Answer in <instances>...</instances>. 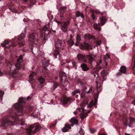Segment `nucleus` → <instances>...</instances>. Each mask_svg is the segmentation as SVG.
<instances>
[{"instance_id": "obj_41", "label": "nucleus", "mask_w": 135, "mask_h": 135, "mask_svg": "<svg viewBox=\"0 0 135 135\" xmlns=\"http://www.w3.org/2000/svg\"><path fill=\"white\" fill-rule=\"evenodd\" d=\"M58 86V84H57V83H54V87L55 88L54 89V90H55V88H56Z\"/></svg>"}, {"instance_id": "obj_60", "label": "nucleus", "mask_w": 135, "mask_h": 135, "mask_svg": "<svg viewBox=\"0 0 135 135\" xmlns=\"http://www.w3.org/2000/svg\"><path fill=\"white\" fill-rule=\"evenodd\" d=\"M23 124H24L23 123H21V125H23Z\"/></svg>"}, {"instance_id": "obj_51", "label": "nucleus", "mask_w": 135, "mask_h": 135, "mask_svg": "<svg viewBox=\"0 0 135 135\" xmlns=\"http://www.w3.org/2000/svg\"><path fill=\"white\" fill-rule=\"evenodd\" d=\"M121 74L120 73H117V76H119L121 75Z\"/></svg>"}, {"instance_id": "obj_56", "label": "nucleus", "mask_w": 135, "mask_h": 135, "mask_svg": "<svg viewBox=\"0 0 135 135\" xmlns=\"http://www.w3.org/2000/svg\"><path fill=\"white\" fill-rule=\"evenodd\" d=\"M72 37V36L71 35H70V39H71V38Z\"/></svg>"}, {"instance_id": "obj_29", "label": "nucleus", "mask_w": 135, "mask_h": 135, "mask_svg": "<svg viewBox=\"0 0 135 135\" xmlns=\"http://www.w3.org/2000/svg\"><path fill=\"white\" fill-rule=\"evenodd\" d=\"M68 44L70 45V46H72L74 44V42L72 39H70L68 41Z\"/></svg>"}, {"instance_id": "obj_18", "label": "nucleus", "mask_w": 135, "mask_h": 135, "mask_svg": "<svg viewBox=\"0 0 135 135\" xmlns=\"http://www.w3.org/2000/svg\"><path fill=\"white\" fill-rule=\"evenodd\" d=\"M66 75L65 73L62 71H61L59 74V77L60 78V81H62L63 80L62 78L63 77H66Z\"/></svg>"}, {"instance_id": "obj_35", "label": "nucleus", "mask_w": 135, "mask_h": 135, "mask_svg": "<svg viewBox=\"0 0 135 135\" xmlns=\"http://www.w3.org/2000/svg\"><path fill=\"white\" fill-rule=\"evenodd\" d=\"M81 13L79 11H77L76 13V15L77 17H79L80 16Z\"/></svg>"}, {"instance_id": "obj_54", "label": "nucleus", "mask_w": 135, "mask_h": 135, "mask_svg": "<svg viewBox=\"0 0 135 135\" xmlns=\"http://www.w3.org/2000/svg\"><path fill=\"white\" fill-rule=\"evenodd\" d=\"M30 99V97H28L27 98V100H28Z\"/></svg>"}, {"instance_id": "obj_59", "label": "nucleus", "mask_w": 135, "mask_h": 135, "mask_svg": "<svg viewBox=\"0 0 135 135\" xmlns=\"http://www.w3.org/2000/svg\"><path fill=\"white\" fill-rule=\"evenodd\" d=\"M55 124H54L53 125H50V126H55Z\"/></svg>"}, {"instance_id": "obj_58", "label": "nucleus", "mask_w": 135, "mask_h": 135, "mask_svg": "<svg viewBox=\"0 0 135 135\" xmlns=\"http://www.w3.org/2000/svg\"><path fill=\"white\" fill-rule=\"evenodd\" d=\"M27 0H24V1L25 2H27Z\"/></svg>"}, {"instance_id": "obj_7", "label": "nucleus", "mask_w": 135, "mask_h": 135, "mask_svg": "<svg viewBox=\"0 0 135 135\" xmlns=\"http://www.w3.org/2000/svg\"><path fill=\"white\" fill-rule=\"evenodd\" d=\"M65 46V42L60 39L56 40L55 41V47L56 48H60L63 50Z\"/></svg>"}, {"instance_id": "obj_33", "label": "nucleus", "mask_w": 135, "mask_h": 135, "mask_svg": "<svg viewBox=\"0 0 135 135\" xmlns=\"http://www.w3.org/2000/svg\"><path fill=\"white\" fill-rule=\"evenodd\" d=\"M101 74L103 76H104L105 75H106L108 74V73L107 71L104 70L102 71L101 73Z\"/></svg>"}, {"instance_id": "obj_28", "label": "nucleus", "mask_w": 135, "mask_h": 135, "mask_svg": "<svg viewBox=\"0 0 135 135\" xmlns=\"http://www.w3.org/2000/svg\"><path fill=\"white\" fill-rule=\"evenodd\" d=\"M38 80L41 84H42L45 81V80L42 76H40L38 79Z\"/></svg>"}, {"instance_id": "obj_40", "label": "nucleus", "mask_w": 135, "mask_h": 135, "mask_svg": "<svg viewBox=\"0 0 135 135\" xmlns=\"http://www.w3.org/2000/svg\"><path fill=\"white\" fill-rule=\"evenodd\" d=\"M101 43V41L100 40H99L97 41H96L97 45H99Z\"/></svg>"}, {"instance_id": "obj_62", "label": "nucleus", "mask_w": 135, "mask_h": 135, "mask_svg": "<svg viewBox=\"0 0 135 135\" xmlns=\"http://www.w3.org/2000/svg\"><path fill=\"white\" fill-rule=\"evenodd\" d=\"M76 97L77 98H78V96H77V95H76Z\"/></svg>"}, {"instance_id": "obj_9", "label": "nucleus", "mask_w": 135, "mask_h": 135, "mask_svg": "<svg viewBox=\"0 0 135 135\" xmlns=\"http://www.w3.org/2000/svg\"><path fill=\"white\" fill-rule=\"evenodd\" d=\"M38 34L37 32L33 33L29 38V40L32 42H38Z\"/></svg>"}, {"instance_id": "obj_1", "label": "nucleus", "mask_w": 135, "mask_h": 135, "mask_svg": "<svg viewBox=\"0 0 135 135\" xmlns=\"http://www.w3.org/2000/svg\"><path fill=\"white\" fill-rule=\"evenodd\" d=\"M19 120V118L17 116H12V117L8 116L7 118L3 120L2 122L1 127L6 126L9 125H14V123Z\"/></svg>"}, {"instance_id": "obj_36", "label": "nucleus", "mask_w": 135, "mask_h": 135, "mask_svg": "<svg viewBox=\"0 0 135 135\" xmlns=\"http://www.w3.org/2000/svg\"><path fill=\"white\" fill-rule=\"evenodd\" d=\"M90 131L91 132V133H95L96 131V130L94 128H92L91 129H90Z\"/></svg>"}, {"instance_id": "obj_19", "label": "nucleus", "mask_w": 135, "mask_h": 135, "mask_svg": "<svg viewBox=\"0 0 135 135\" xmlns=\"http://www.w3.org/2000/svg\"><path fill=\"white\" fill-rule=\"evenodd\" d=\"M87 105V104H84V103H82L81 104L80 106L81 107V109L80 108H79L77 109L76 110H79V112L80 111V110L81 109L82 110V111H83L84 110H86V109H85L84 107H85Z\"/></svg>"}, {"instance_id": "obj_21", "label": "nucleus", "mask_w": 135, "mask_h": 135, "mask_svg": "<svg viewBox=\"0 0 135 135\" xmlns=\"http://www.w3.org/2000/svg\"><path fill=\"white\" fill-rule=\"evenodd\" d=\"M90 111L88 112H86L85 113H83L80 114V116L82 120H83L86 117V116L88 114Z\"/></svg>"}, {"instance_id": "obj_15", "label": "nucleus", "mask_w": 135, "mask_h": 135, "mask_svg": "<svg viewBox=\"0 0 135 135\" xmlns=\"http://www.w3.org/2000/svg\"><path fill=\"white\" fill-rule=\"evenodd\" d=\"M80 66L82 68L83 70L84 71H86L88 70H89V67H88L87 65L85 64H82Z\"/></svg>"}, {"instance_id": "obj_47", "label": "nucleus", "mask_w": 135, "mask_h": 135, "mask_svg": "<svg viewBox=\"0 0 135 135\" xmlns=\"http://www.w3.org/2000/svg\"><path fill=\"white\" fill-rule=\"evenodd\" d=\"M134 68L135 69V54L134 56Z\"/></svg>"}, {"instance_id": "obj_30", "label": "nucleus", "mask_w": 135, "mask_h": 135, "mask_svg": "<svg viewBox=\"0 0 135 135\" xmlns=\"http://www.w3.org/2000/svg\"><path fill=\"white\" fill-rule=\"evenodd\" d=\"M66 7H62L60 9V13H62V14H63L64 13V11L66 9Z\"/></svg>"}, {"instance_id": "obj_45", "label": "nucleus", "mask_w": 135, "mask_h": 135, "mask_svg": "<svg viewBox=\"0 0 135 135\" xmlns=\"http://www.w3.org/2000/svg\"><path fill=\"white\" fill-rule=\"evenodd\" d=\"M74 113L75 114H78L79 113H78V112L77 111H75L74 112Z\"/></svg>"}, {"instance_id": "obj_2", "label": "nucleus", "mask_w": 135, "mask_h": 135, "mask_svg": "<svg viewBox=\"0 0 135 135\" xmlns=\"http://www.w3.org/2000/svg\"><path fill=\"white\" fill-rule=\"evenodd\" d=\"M77 57L78 60L80 61L86 62L87 61H88L89 63L91 65L92 64L94 57H96L95 56H94L93 57L90 55H87L86 56V57L87 59H86L85 55L81 54H78Z\"/></svg>"}, {"instance_id": "obj_38", "label": "nucleus", "mask_w": 135, "mask_h": 135, "mask_svg": "<svg viewBox=\"0 0 135 135\" xmlns=\"http://www.w3.org/2000/svg\"><path fill=\"white\" fill-rule=\"evenodd\" d=\"M102 67L100 66V65H99V64H97V69L98 70H100L101 69Z\"/></svg>"}, {"instance_id": "obj_42", "label": "nucleus", "mask_w": 135, "mask_h": 135, "mask_svg": "<svg viewBox=\"0 0 135 135\" xmlns=\"http://www.w3.org/2000/svg\"><path fill=\"white\" fill-rule=\"evenodd\" d=\"M91 17L93 20H94L95 19V16L93 13L91 15Z\"/></svg>"}, {"instance_id": "obj_44", "label": "nucleus", "mask_w": 135, "mask_h": 135, "mask_svg": "<svg viewBox=\"0 0 135 135\" xmlns=\"http://www.w3.org/2000/svg\"><path fill=\"white\" fill-rule=\"evenodd\" d=\"M72 63L73 66H74L76 64V62L74 61H72Z\"/></svg>"}, {"instance_id": "obj_52", "label": "nucleus", "mask_w": 135, "mask_h": 135, "mask_svg": "<svg viewBox=\"0 0 135 135\" xmlns=\"http://www.w3.org/2000/svg\"><path fill=\"white\" fill-rule=\"evenodd\" d=\"M79 43H78L77 42H76V44H75V45L76 46H78V44H79Z\"/></svg>"}, {"instance_id": "obj_16", "label": "nucleus", "mask_w": 135, "mask_h": 135, "mask_svg": "<svg viewBox=\"0 0 135 135\" xmlns=\"http://www.w3.org/2000/svg\"><path fill=\"white\" fill-rule=\"evenodd\" d=\"M54 55L55 58H57V56H58V57H60L61 56L60 53V52L58 50L55 49L54 51Z\"/></svg>"}, {"instance_id": "obj_23", "label": "nucleus", "mask_w": 135, "mask_h": 135, "mask_svg": "<svg viewBox=\"0 0 135 135\" xmlns=\"http://www.w3.org/2000/svg\"><path fill=\"white\" fill-rule=\"evenodd\" d=\"M36 75V73L35 72H32L30 75L29 76V80L32 81L34 79L33 77L34 76Z\"/></svg>"}, {"instance_id": "obj_8", "label": "nucleus", "mask_w": 135, "mask_h": 135, "mask_svg": "<svg viewBox=\"0 0 135 135\" xmlns=\"http://www.w3.org/2000/svg\"><path fill=\"white\" fill-rule=\"evenodd\" d=\"M70 23V21L68 20L66 21L61 23L60 29L63 32H65L68 29V27Z\"/></svg>"}, {"instance_id": "obj_5", "label": "nucleus", "mask_w": 135, "mask_h": 135, "mask_svg": "<svg viewBox=\"0 0 135 135\" xmlns=\"http://www.w3.org/2000/svg\"><path fill=\"white\" fill-rule=\"evenodd\" d=\"M23 61V56L21 55L19 57L17 60L16 63L15 64L16 68H15L14 71L13 72V74H17L18 72V70L24 68V64L22 63Z\"/></svg>"}, {"instance_id": "obj_37", "label": "nucleus", "mask_w": 135, "mask_h": 135, "mask_svg": "<svg viewBox=\"0 0 135 135\" xmlns=\"http://www.w3.org/2000/svg\"><path fill=\"white\" fill-rule=\"evenodd\" d=\"M47 27L46 25H45L44 26V27L43 28L42 30L43 31H45L47 29Z\"/></svg>"}, {"instance_id": "obj_50", "label": "nucleus", "mask_w": 135, "mask_h": 135, "mask_svg": "<svg viewBox=\"0 0 135 135\" xmlns=\"http://www.w3.org/2000/svg\"><path fill=\"white\" fill-rule=\"evenodd\" d=\"M102 62V61L101 60H100L99 61V62H97V64H100Z\"/></svg>"}, {"instance_id": "obj_13", "label": "nucleus", "mask_w": 135, "mask_h": 135, "mask_svg": "<svg viewBox=\"0 0 135 135\" xmlns=\"http://www.w3.org/2000/svg\"><path fill=\"white\" fill-rule=\"evenodd\" d=\"M70 122L72 124L71 125H70L72 126H73L74 124H77L78 123V119L74 117L72 118L70 120Z\"/></svg>"}, {"instance_id": "obj_64", "label": "nucleus", "mask_w": 135, "mask_h": 135, "mask_svg": "<svg viewBox=\"0 0 135 135\" xmlns=\"http://www.w3.org/2000/svg\"><path fill=\"white\" fill-rule=\"evenodd\" d=\"M55 79H57V78H55Z\"/></svg>"}, {"instance_id": "obj_3", "label": "nucleus", "mask_w": 135, "mask_h": 135, "mask_svg": "<svg viewBox=\"0 0 135 135\" xmlns=\"http://www.w3.org/2000/svg\"><path fill=\"white\" fill-rule=\"evenodd\" d=\"M23 101V99L22 98H20L19 99L18 102L15 104L13 106L14 108L17 110L18 112L17 113H21V114H15V115H23L24 113H25V111L23 110V106L21 103Z\"/></svg>"}, {"instance_id": "obj_20", "label": "nucleus", "mask_w": 135, "mask_h": 135, "mask_svg": "<svg viewBox=\"0 0 135 135\" xmlns=\"http://www.w3.org/2000/svg\"><path fill=\"white\" fill-rule=\"evenodd\" d=\"M126 68L124 66H122L119 70V71L123 74H125L126 73Z\"/></svg>"}, {"instance_id": "obj_25", "label": "nucleus", "mask_w": 135, "mask_h": 135, "mask_svg": "<svg viewBox=\"0 0 135 135\" xmlns=\"http://www.w3.org/2000/svg\"><path fill=\"white\" fill-rule=\"evenodd\" d=\"M9 40H6L4 41V43H2L1 44V45L4 47H7V48H9V47H7L6 46V45L9 42Z\"/></svg>"}, {"instance_id": "obj_24", "label": "nucleus", "mask_w": 135, "mask_h": 135, "mask_svg": "<svg viewBox=\"0 0 135 135\" xmlns=\"http://www.w3.org/2000/svg\"><path fill=\"white\" fill-rule=\"evenodd\" d=\"M7 69L9 71L11 70V68L12 67V65L10 62L8 61L7 63Z\"/></svg>"}, {"instance_id": "obj_39", "label": "nucleus", "mask_w": 135, "mask_h": 135, "mask_svg": "<svg viewBox=\"0 0 135 135\" xmlns=\"http://www.w3.org/2000/svg\"><path fill=\"white\" fill-rule=\"evenodd\" d=\"M4 93L2 91H0V97H2L4 94Z\"/></svg>"}, {"instance_id": "obj_34", "label": "nucleus", "mask_w": 135, "mask_h": 135, "mask_svg": "<svg viewBox=\"0 0 135 135\" xmlns=\"http://www.w3.org/2000/svg\"><path fill=\"white\" fill-rule=\"evenodd\" d=\"M79 133L81 134H83L84 133V132L82 128H81L79 131Z\"/></svg>"}, {"instance_id": "obj_57", "label": "nucleus", "mask_w": 135, "mask_h": 135, "mask_svg": "<svg viewBox=\"0 0 135 135\" xmlns=\"http://www.w3.org/2000/svg\"><path fill=\"white\" fill-rule=\"evenodd\" d=\"M7 135H13L12 134L9 133V134H8Z\"/></svg>"}, {"instance_id": "obj_14", "label": "nucleus", "mask_w": 135, "mask_h": 135, "mask_svg": "<svg viewBox=\"0 0 135 135\" xmlns=\"http://www.w3.org/2000/svg\"><path fill=\"white\" fill-rule=\"evenodd\" d=\"M93 27L94 28L99 31H100L101 30V28L100 27V24L99 23H95L93 25Z\"/></svg>"}, {"instance_id": "obj_4", "label": "nucleus", "mask_w": 135, "mask_h": 135, "mask_svg": "<svg viewBox=\"0 0 135 135\" xmlns=\"http://www.w3.org/2000/svg\"><path fill=\"white\" fill-rule=\"evenodd\" d=\"M25 36L24 34L22 33L18 38H15V39H13L12 46H14L17 44H19L20 47L23 46L25 44V40L23 39Z\"/></svg>"}, {"instance_id": "obj_49", "label": "nucleus", "mask_w": 135, "mask_h": 135, "mask_svg": "<svg viewBox=\"0 0 135 135\" xmlns=\"http://www.w3.org/2000/svg\"><path fill=\"white\" fill-rule=\"evenodd\" d=\"M132 104L135 105V100H134L133 101H132Z\"/></svg>"}, {"instance_id": "obj_63", "label": "nucleus", "mask_w": 135, "mask_h": 135, "mask_svg": "<svg viewBox=\"0 0 135 135\" xmlns=\"http://www.w3.org/2000/svg\"><path fill=\"white\" fill-rule=\"evenodd\" d=\"M45 77H46V74H45Z\"/></svg>"}, {"instance_id": "obj_17", "label": "nucleus", "mask_w": 135, "mask_h": 135, "mask_svg": "<svg viewBox=\"0 0 135 135\" xmlns=\"http://www.w3.org/2000/svg\"><path fill=\"white\" fill-rule=\"evenodd\" d=\"M100 23L102 26H103L105 23L106 21V18L105 16H103L100 18Z\"/></svg>"}, {"instance_id": "obj_61", "label": "nucleus", "mask_w": 135, "mask_h": 135, "mask_svg": "<svg viewBox=\"0 0 135 135\" xmlns=\"http://www.w3.org/2000/svg\"><path fill=\"white\" fill-rule=\"evenodd\" d=\"M61 17H63V16L62 15H61Z\"/></svg>"}, {"instance_id": "obj_32", "label": "nucleus", "mask_w": 135, "mask_h": 135, "mask_svg": "<svg viewBox=\"0 0 135 135\" xmlns=\"http://www.w3.org/2000/svg\"><path fill=\"white\" fill-rule=\"evenodd\" d=\"M81 40L80 36L78 35L76 36V41L78 43H79Z\"/></svg>"}, {"instance_id": "obj_43", "label": "nucleus", "mask_w": 135, "mask_h": 135, "mask_svg": "<svg viewBox=\"0 0 135 135\" xmlns=\"http://www.w3.org/2000/svg\"><path fill=\"white\" fill-rule=\"evenodd\" d=\"M92 89L91 88L89 89L88 91L87 92L88 93H89L92 91Z\"/></svg>"}, {"instance_id": "obj_12", "label": "nucleus", "mask_w": 135, "mask_h": 135, "mask_svg": "<svg viewBox=\"0 0 135 135\" xmlns=\"http://www.w3.org/2000/svg\"><path fill=\"white\" fill-rule=\"evenodd\" d=\"M71 125L68 124H65L64 127L62 129L63 132H66L68 131L71 128Z\"/></svg>"}, {"instance_id": "obj_55", "label": "nucleus", "mask_w": 135, "mask_h": 135, "mask_svg": "<svg viewBox=\"0 0 135 135\" xmlns=\"http://www.w3.org/2000/svg\"><path fill=\"white\" fill-rule=\"evenodd\" d=\"M98 135H104V133H99L98 134Z\"/></svg>"}, {"instance_id": "obj_46", "label": "nucleus", "mask_w": 135, "mask_h": 135, "mask_svg": "<svg viewBox=\"0 0 135 135\" xmlns=\"http://www.w3.org/2000/svg\"><path fill=\"white\" fill-rule=\"evenodd\" d=\"M106 58H107L108 59H109V56H105L104 57V59L105 60H106L105 59Z\"/></svg>"}, {"instance_id": "obj_48", "label": "nucleus", "mask_w": 135, "mask_h": 135, "mask_svg": "<svg viewBox=\"0 0 135 135\" xmlns=\"http://www.w3.org/2000/svg\"><path fill=\"white\" fill-rule=\"evenodd\" d=\"M80 16L82 18H84V16L83 15V14H81Z\"/></svg>"}, {"instance_id": "obj_31", "label": "nucleus", "mask_w": 135, "mask_h": 135, "mask_svg": "<svg viewBox=\"0 0 135 135\" xmlns=\"http://www.w3.org/2000/svg\"><path fill=\"white\" fill-rule=\"evenodd\" d=\"M91 12L93 13H95L98 14L100 13V12L99 10H91Z\"/></svg>"}, {"instance_id": "obj_6", "label": "nucleus", "mask_w": 135, "mask_h": 135, "mask_svg": "<svg viewBox=\"0 0 135 135\" xmlns=\"http://www.w3.org/2000/svg\"><path fill=\"white\" fill-rule=\"evenodd\" d=\"M40 128V126L38 123H35L31 125L27 129L26 133L28 135L34 134L38 131Z\"/></svg>"}, {"instance_id": "obj_10", "label": "nucleus", "mask_w": 135, "mask_h": 135, "mask_svg": "<svg viewBox=\"0 0 135 135\" xmlns=\"http://www.w3.org/2000/svg\"><path fill=\"white\" fill-rule=\"evenodd\" d=\"M71 99V98L67 97L65 96H63L61 99V103L63 104H66L68 102H70Z\"/></svg>"}, {"instance_id": "obj_53", "label": "nucleus", "mask_w": 135, "mask_h": 135, "mask_svg": "<svg viewBox=\"0 0 135 135\" xmlns=\"http://www.w3.org/2000/svg\"><path fill=\"white\" fill-rule=\"evenodd\" d=\"M3 73L0 70V76L2 75Z\"/></svg>"}, {"instance_id": "obj_26", "label": "nucleus", "mask_w": 135, "mask_h": 135, "mask_svg": "<svg viewBox=\"0 0 135 135\" xmlns=\"http://www.w3.org/2000/svg\"><path fill=\"white\" fill-rule=\"evenodd\" d=\"M93 100H91L89 103V105H87V107L89 108H91L93 105H95V104L97 103V102L95 101L94 103H93Z\"/></svg>"}, {"instance_id": "obj_11", "label": "nucleus", "mask_w": 135, "mask_h": 135, "mask_svg": "<svg viewBox=\"0 0 135 135\" xmlns=\"http://www.w3.org/2000/svg\"><path fill=\"white\" fill-rule=\"evenodd\" d=\"M80 47L81 49H88L89 47V45L88 43L84 42L83 43H82L81 44L80 46Z\"/></svg>"}, {"instance_id": "obj_22", "label": "nucleus", "mask_w": 135, "mask_h": 135, "mask_svg": "<svg viewBox=\"0 0 135 135\" xmlns=\"http://www.w3.org/2000/svg\"><path fill=\"white\" fill-rule=\"evenodd\" d=\"M80 91L79 89H78L75 90L72 92V94L73 97L74 96L77 94H80Z\"/></svg>"}, {"instance_id": "obj_27", "label": "nucleus", "mask_w": 135, "mask_h": 135, "mask_svg": "<svg viewBox=\"0 0 135 135\" xmlns=\"http://www.w3.org/2000/svg\"><path fill=\"white\" fill-rule=\"evenodd\" d=\"M92 38V36L91 35H90L89 34L87 33L86 34H85L84 36V39H86L87 38H88L89 39H90Z\"/></svg>"}]
</instances>
